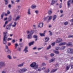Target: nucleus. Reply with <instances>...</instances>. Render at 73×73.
<instances>
[{
    "label": "nucleus",
    "instance_id": "obj_1",
    "mask_svg": "<svg viewBox=\"0 0 73 73\" xmlns=\"http://www.w3.org/2000/svg\"><path fill=\"white\" fill-rule=\"evenodd\" d=\"M31 68H34L37 72H40L41 71V68L40 67H38V64H37V63L35 62H33L31 63L30 65Z\"/></svg>",
    "mask_w": 73,
    "mask_h": 73
},
{
    "label": "nucleus",
    "instance_id": "obj_2",
    "mask_svg": "<svg viewBox=\"0 0 73 73\" xmlns=\"http://www.w3.org/2000/svg\"><path fill=\"white\" fill-rule=\"evenodd\" d=\"M3 34L4 35L3 39V44L6 45L7 44V38H8V36L7 35L8 33L7 31H6L3 33Z\"/></svg>",
    "mask_w": 73,
    "mask_h": 73
},
{
    "label": "nucleus",
    "instance_id": "obj_3",
    "mask_svg": "<svg viewBox=\"0 0 73 73\" xmlns=\"http://www.w3.org/2000/svg\"><path fill=\"white\" fill-rule=\"evenodd\" d=\"M0 69H1L2 67H5L6 66L5 62L4 61H1L0 62Z\"/></svg>",
    "mask_w": 73,
    "mask_h": 73
},
{
    "label": "nucleus",
    "instance_id": "obj_4",
    "mask_svg": "<svg viewBox=\"0 0 73 73\" xmlns=\"http://www.w3.org/2000/svg\"><path fill=\"white\" fill-rule=\"evenodd\" d=\"M12 23H11L9 25H7L6 27V29L8 30H11V26H12Z\"/></svg>",
    "mask_w": 73,
    "mask_h": 73
},
{
    "label": "nucleus",
    "instance_id": "obj_5",
    "mask_svg": "<svg viewBox=\"0 0 73 73\" xmlns=\"http://www.w3.org/2000/svg\"><path fill=\"white\" fill-rule=\"evenodd\" d=\"M26 71H27V69L23 68L20 70L19 72L20 73H24V72H25Z\"/></svg>",
    "mask_w": 73,
    "mask_h": 73
},
{
    "label": "nucleus",
    "instance_id": "obj_6",
    "mask_svg": "<svg viewBox=\"0 0 73 73\" xmlns=\"http://www.w3.org/2000/svg\"><path fill=\"white\" fill-rule=\"evenodd\" d=\"M43 25V22H40L39 23V25H38V28H42Z\"/></svg>",
    "mask_w": 73,
    "mask_h": 73
},
{
    "label": "nucleus",
    "instance_id": "obj_7",
    "mask_svg": "<svg viewBox=\"0 0 73 73\" xmlns=\"http://www.w3.org/2000/svg\"><path fill=\"white\" fill-rule=\"evenodd\" d=\"M57 2V0H52L51 2V4L52 5H54V4Z\"/></svg>",
    "mask_w": 73,
    "mask_h": 73
},
{
    "label": "nucleus",
    "instance_id": "obj_8",
    "mask_svg": "<svg viewBox=\"0 0 73 73\" xmlns=\"http://www.w3.org/2000/svg\"><path fill=\"white\" fill-rule=\"evenodd\" d=\"M67 52L68 53H72L73 50L71 48H68L67 49Z\"/></svg>",
    "mask_w": 73,
    "mask_h": 73
},
{
    "label": "nucleus",
    "instance_id": "obj_9",
    "mask_svg": "<svg viewBox=\"0 0 73 73\" xmlns=\"http://www.w3.org/2000/svg\"><path fill=\"white\" fill-rule=\"evenodd\" d=\"M62 39H61V38H59L56 40V43H60V42H62Z\"/></svg>",
    "mask_w": 73,
    "mask_h": 73
},
{
    "label": "nucleus",
    "instance_id": "obj_10",
    "mask_svg": "<svg viewBox=\"0 0 73 73\" xmlns=\"http://www.w3.org/2000/svg\"><path fill=\"white\" fill-rule=\"evenodd\" d=\"M28 46H26L25 47V48L23 50V51L25 52V53H27V52H28Z\"/></svg>",
    "mask_w": 73,
    "mask_h": 73
},
{
    "label": "nucleus",
    "instance_id": "obj_11",
    "mask_svg": "<svg viewBox=\"0 0 73 73\" xmlns=\"http://www.w3.org/2000/svg\"><path fill=\"white\" fill-rule=\"evenodd\" d=\"M52 16H47L48 18V20L47 22V23H49V20H50L52 19Z\"/></svg>",
    "mask_w": 73,
    "mask_h": 73
},
{
    "label": "nucleus",
    "instance_id": "obj_12",
    "mask_svg": "<svg viewBox=\"0 0 73 73\" xmlns=\"http://www.w3.org/2000/svg\"><path fill=\"white\" fill-rule=\"evenodd\" d=\"M36 7H37V6L35 4L32 5L31 6L32 9H35Z\"/></svg>",
    "mask_w": 73,
    "mask_h": 73
},
{
    "label": "nucleus",
    "instance_id": "obj_13",
    "mask_svg": "<svg viewBox=\"0 0 73 73\" xmlns=\"http://www.w3.org/2000/svg\"><path fill=\"white\" fill-rule=\"evenodd\" d=\"M55 60V58H52L49 60V63H51V62H53V61H54Z\"/></svg>",
    "mask_w": 73,
    "mask_h": 73
},
{
    "label": "nucleus",
    "instance_id": "obj_14",
    "mask_svg": "<svg viewBox=\"0 0 73 73\" xmlns=\"http://www.w3.org/2000/svg\"><path fill=\"white\" fill-rule=\"evenodd\" d=\"M20 16L19 15V16H17L16 17V19L15 20V21H17V20H19V19H20Z\"/></svg>",
    "mask_w": 73,
    "mask_h": 73
},
{
    "label": "nucleus",
    "instance_id": "obj_15",
    "mask_svg": "<svg viewBox=\"0 0 73 73\" xmlns=\"http://www.w3.org/2000/svg\"><path fill=\"white\" fill-rule=\"evenodd\" d=\"M70 3H71V0H68V1L67 2L68 7H70Z\"/></svg>",
    "mask_w": 73,
    "mask_h": 73
},
{
    "label": "nucleus",
    "instance_id": "obj_16",
    "mask_svg": "<svg viewBox=\"0 0 73 73\" xmlns=\"http://www.w3.org/2000/svg\"><path fill=\"white\" fill-rule=\"evenodd\" d=\"M66 44V42H63L60 44H59V46H61L62 45H65V44Z\"/></svg>",
    "mask_w": 73,
    "mask_h": 73
},
{
    "label": "nucleus",
    "instance_id": "obj_17",
    "mask_svg": "<svg viewBox=\"0 0 73 73\" xmlns=\"http://www.w3.org/2000/svg\"><path fill=\"white\" fill-rule=\"evenodd\" d=\"M27 13L28 15H31V9H28Z\"/></svg>",
    "mask_w": 73,
    "mask_h": 73
},
{
    "label": "nucleus",
    "instance_id": "obj_18",
    "mask_svg": "<svg viewBox=\"0 0 73 73\" xmlns=\"http://www.w3.org/2000/svg\"><path fill=\"white\" fill-rule=\"evenodd\" d=\"M57 18V15H55L53 16V17L52 18V20L53 21H54L56 18Z\"/></svg>",
    "mask_w": 73,
    "mask_h": 73
},
{
    "label": "nucleus",
    "instance_id": "obj_19",
    "mask_svg": "<svg viewBox=\"0 0 73 73\" xmlns=\"http://www.w3.org/2000/svg\"><path fill=\"white\" fill-rule=\"evenodd\" d=\"M23 65H24V63H22L18 65L17 66V67H21L22 66H23Z\"/></svg>",
    "mask_w": 73,
    "mask_h": 73
},
{
    "label": "nucleus",
    "instance_id": "obj_20",
    "mask_svg": "<svg viewBox=\"0 0 73 73\" xmlns=\"http://www.w3.org/2000/svg\"><path fill=\"white\" fill-rule=\"evenodd\" d=\"M31 34H29V35H28L27 38L28 39H31L32 38V36Z\"/></svg>",
    "mask_w": 73,
    "mask_h": 73
},
{
    "label": "nucleus",
    "instance_id": "obj_21",
    "mask_svg": "<svg viewBox=\"0 0 73 73\" xmlns=\"http://www.w3.org/2000/svg\"><path fill=\"white\" fill-rule=\"evenodd\" d=\"M16 25H17V23L16 22H15L14 23V25H12V27H16Z\"/></svg>",
    "mask_w": 73,
    "mask_h": 73
},
{
    "label": "nucleus",
    "instance_id": "obj_22",
    "mask_svg": "<svg viewBox=\"0 0 73 73\" xmlns=\"http://www.w3.org/2000/svg\"><path fill=\"white\" fill-rule=\"evenodd\" d=\"M53 52L54 53L56 54H59V53H60V52L58 51H56L55 50H54Z\"/></svg>",
    "mask_w": 73,
    "mask_h": 73
},
{
    "label": "nucleus",
    "instance_id": "obj_23",
    "mask_svg": "<svg viewBox=\"0 0 73 73\" xmlns=\"http://www.w3.org/2000/svg\"><path fill=\"white\" fill-rule=\"evenodd\" d=\"M58 68L56 69H53L51 71L50 73H54V72L57 71Z\"/></svg>",
    "mask_w": 73,
    "mask_h": 73
},
{
    "label": "nucleus",
    "instance_id": "obj_24",
    "mask_svg": "<svg viewBox=\"0 0 73 73\" xmlns=\"http://www.w3.org/2000/svg\"><path fill=\"white\" fill-rule=\"evenodd\" d=\"M12 20V15H11L9 16L8 18V21H10Z\"/></svg>",
    "mask_w": 73,
    "mask_h": 73
},
{
    "label": "nucleus",
    "instance_id": "obj_25",
    "mask_svg": "<svg viewBox=\"0 0 73 73\" xmlns=\"http://www.w3.org/2000/svg\"><path fill=\"white\" fill-rule=\"evenodd\" d=\"M7 57L8 58L9 60H11L12 59V57L10 55H8L7 56Z\"/></svg>",
    "mask_w": 73,
    "mask_h": 73
},
{
    "label": "nucleus",
    "instance_id": "obj_26",
    "mask_svg": "<svg viewBox=\"0 0 73 73\" xmlns=\"http://www.w3.org/2000/svg\"><path fill=\"white\" fill-rule=\"evenodd\" d=\"M4 1H5V5H8V0H4Z\"/></svg>",
    "mask_w": 73,
    "mask_h": 73
},
{
    "label": "nucleus",
    "instance_id": "obj_27",
    "mask_svg": "<svg viewBox=\"0 0 73 73\" xmlns=\"http://www.w3.org/2000/svg\"><path fill=\"white\" fill-rule=\"evenodd\" d=\"M66 45L67 46H72L73 45L71 42H69L68 44H67Z\"/></svg>",
    "mask_w": 73,
    "mask_h": 73
},
{
    "label": "nucleus",
    "instance_id": "obj_28",
    "mask_svg": "<svg viewBox=\"0 0 73 73\" xmlns=\"http://www.w3.org/2000/svg\"><path fill=\"white\" fill-rule=\"evenodd\" d=\"M44 72L46 73H49L50 72V70H49V69H48L47 70L44 71Z\"/></svg>",
    "mask_w": 73,
    "mask_h": 73
},
{
    "label": "nucleus",
    "instance_id": "obj_29",
    "mask_svg": "<svg viewBox=\"0 0 73 73\" xmlns=\"http://www.w3.org/2000/svg\"><path fill=\"white\" fill-rule=\"evenodd\" d=\"M65 46H63L61 47L60 48V50H64V49H65Z\"/></svg>",
    "mask_w": 73,
    "mask_h": 73
},
{
    "label": "nucleus",
    "instance_id": "obj_30",
    "mask_svg": "<svg viewBox=\"0 0 73 73\" xmlns=\"http://www.w3.org/2000/svg\"><path fill=\"white\" fill-rule=\"evenodd\" d=\"M34 43H35V41H33L30 43H29V46H31L32 45H33V44H34Z\"/></svg>",
    "mask_w": 73,
    "mask_h": 73
},
{
    "label": "nucleus",
    "instance_id": "obj_31",
    "mask_svg": "<svg viewBox=\"0 0 73 73\" xmlns=\"http://www.w3.org/2000/svg\"><path fill=\"white\" fill-rule=\"evenodd\" d=\"M47 39V40H46L45 41V42H48V41H49V38H48V37H46L45 38V40H46Z\"/></svg>",
    "mask_w": 73,
    "mask_h": 73
},
{
    "label": "nucleus",
    "instance_id": "obj_32",
    "mask_svg": "<svg viewBox=\"0 0 73 73\" xmlns=\"http://www.w3.org/2000/svg\"><path fill=\"white\" fill-rule=\"evenodd\" d=\"M39 34L40 36H41V37H44V36H45V35L44 34V33H40Z\"/></svg>",
    "mask_w": 73,
    "mask_h": 73
},
{
    "label": "nucleus",
    "instance_id": "obj_33",
    "mask_svg": "<svg viewBox=\"0 0 73 73\" xmlns=\"http://www.w3.org/2000/svg\"><path fill=\"white\" fill-rule=\"evenodd\" d=\"M52 13V11L50 10L48 11V13L49 15H50Z\"/></svg>",
    "mask_w": 73,
    "mask_h": 73
},
{
    "label": "nucleus",
    "instance_id": "obj_34",
    "mask_svg": "<svg viewBox=\"0 0 73 73\" xmlns=\"http://www.w3.org/2000/svg\"><path fill=\"white\" fill-rule=\"evenodd\" d=\"M15 48H17V46H19V44H17V43H15Z\"/></svg>",
    "mask_w": 73,
    "mask_h": 73
},
{
    "label": "nucleus",
    "instance_id": "obj_35",
    "mask_svg": "<svg viewBox=\"0 0 73 73\" xmlns=\"http://www.w3.org/2000/svg\"><path fill=\"white\" fill-rule=\"evenodd\" d=\"M70 67V65L67 66L66 67V70H68L69 69Z\"/></svg>",
    "mask_w": 73,
    "mask_h": 73
},
{
    "label": "nucleus",
    "instance_id": "obj_36",
    "mask_svg": "<svg viewBox=\"0 0 73 73\" xmlns=\"http://www.w3.org/2000/svg\"><path fill=\"white\" fill-rule=\"evenodd\" d=\"M4 12H3L1 15V19H3V17H4Z\"/></svg>",
    "mask_w": 73,
    "mask_h": 73
},
{
    "label": "nucleus",
    "instance_id": "obj_37",
    "mask_svg": "<svg viewBox=\"0 0 73 73\" xmlns=\"http://www.w3.org/2000/svg\"><path fill=\"white\" fill-rule=\"evenodd\" d=\"M38 37V36H37V35H35L33 36V38H36Z\"/></svg>",
    "mask_w": 73,
    "mask_h": 73
},
{
    "label": "nucleus",
    "instance_id": "obj_38",
    "mask_svg": "<svg viewBox=\"0 0 73 73\" xmlns=\"http://www.w3.org/2000/svg\"><path fill=\"white\" fill-rule=\"evenodd\" d=\"M48 19V16H47L46 17H44L43 19L44 21H46V20H47Z\"/></svg>",
    "mask_w": 73,
    "mask_h": 73
},
{
    "label": "nucleus",
    "instance_id": "obj_39",
    "mask_svg": "<svg viewBox=\"0 0 73 73\" xmlns=\"http://www.w3.org/2000/svg\"><path fill=\"white\" fill-rule=\"evenodd\" d=\"M19 45L21 47H23V43H19Z\"/></svg>",
    "mask_w": 73,
    "mask_h": 73
},
{
    "label": "nucleus",
    "instance_id": "obj_40",
    "mask_svg": "<svg viewBox=\"0 0 73 73\" xmlns=\"http://www.w3.org/2000/svg\"><path fill=\"white\" fill-rule=\"evenodd\" d=\"M33 33H34V31L32 30L31 31L30 34H31V35H32Z\"/></svg>",
    "mask_w": 73,
    "mask_h": 73
},
{
    "label": "nucleus",
    "instance_id": "obj_41",
    "mask_svg": "<svg viewBox=\"0 0 73 73\" xmlns=\"http://www.w3.org/2000/svg\"><path fill=\"white\" fill-rule=\"evenodd\" d=\"M50 56L51 57H53V56H54V54L53 53H51L50 54Z\"/></svg>",
    "mask_w": 73,
    "mask_h": 73
},
{
    "label": "nucleus",
    "instance_id": "obj_42",
    "mask_svg": "<svg viewBox=\"0 0 73 73\" xmlns=\"http://www.w3.org/2000/svg\"><path fill=\"white\" fill-rule=\"evenodd\" d=\"M64 24L65 25H67L68 24V22H64Z\"/></svg>",
    "mask_w": 73,
    "mask_h": 73
},
{
    "label": "nucleus",
    "instance_id": "obj_43",
    "mask_svg": "<svg viewBox=\"0 0 73 73\" xmlns=\"http://www.w3.org/2000/svg\"><path fill=\"white\" fill-rule=\"evenodd\" d=\"M35 12L36 15H37L38 13V10H35Z\"/></svg>",
    "mask_w": 73,
    "mask_h": 73
},
{
    "label": "nucleus",
    "instance_id": "obj_44",
    "mask_svg": "<svg viewBox=\"0 0 73 73\" xmlns=\"http://www.w3.org/2000/svg\"><path fill=\"white\" fill-rule=\"evenodd\" d=\"M18 50L19 51V52H21V48L20 47H18Z\"/></svg>",
    "mask_w": 73,
    "mask_h": 73
},
{
    "label": "nucleus",
    "instance_id": "obj_45",
    "mask_svg": "<svg viewBox=\"0 0 73 73\" xmlns=\"http://www.w3.org/2000/svg\"><path fill=\"white\" fill-rule=\"evenodd\" d=\"M50 48H51V46H50V45H49V46L46 49L47 50L49 49H50Z\"/></svg>",
    "mask_w": 73,
    "mask_h": 73
},
{
    "label": "nucleus",
    "instance_id": "obj_46",
    "mask_svg": "<svg viewBox=\"0 0 73 73\" xmlns=\"http://www.w3.org/2000/svg\"><path fill=\"white\" fill-rule=\"evenodd\" d=\"M11 13V12L9 10H7V14H8V15H9Z\"/></svg>",
    "mask_w": 73,
    "mask_h": 73
},
{
    "label": "nucleus",
    "instance_id": "obj_47",
    "mask_svg": "<svg viewBox=\"0 0 73 73\" xmlns=\"http://www.w3.org/2000/svg\"><path fill=\"white\" fill-rule=\"evenodd\" d=\"M56 50H58L59 49H60V47H56L55 48Z\"/></svg>",
    "mask_w": 73,
    "mask_h": 73
},
{
    "label": "nucleus",
    "instance_id": "obj_48",
    "mask_svg": "<svg viewBox=\"0 0 73 73\" xmlns=\"http://www.w3.org/2000/svg\"><path fill=\"white\" fill-rule=\"evenodd\" d=\"M42 48H43V47H41V48H38V50H40L42 49Z\"/></svg>",
    "mask_w": 73,
    "mask_h": 73
},
{
    "label": "nucleus",
    "instance_id": "obj_49",
    "mask_svg": "<svg viewBox=\"0 0 73 73\" xmlns=\"http://www.w3.org/2000/svg\"><path fill=\"white\" fill-rule=\"evenodd\" d=\"M33 50H36L37 49V47L36 46L35 47L33 48Z\"/></svg>",
    "mask_w": 73,
    "mask_h": 73
},
{
    "label": "nucleus",
    "instance_id": "obj_50",
    "mask_svg": "<svg viewBox=\"0 0 73 73\" xmlns=\"http://www.w3.org/2000/svg\"><path fill=\"white\" fill-rule=\"evenodd\" d=\"M7 52V53L8 54H9L11 53V51L9 50Z\"/></svg>",
    "mask_w": 73,
    "mask_h": 73
},
{
    "label": "nucleus",
    "instance_id": "obj_51",
    "mask_svg": "<svg viewBox=\"0 0 73 73\" xmlns=\"http://www.w3.org/2000/svg\"><path fill=\"white\" fill-rule=\"evenodd\" d=\"M11 3L12 4H13V5H14V4H15V3L13 1H11Z\"/></svg>",
    "mask_w": 73,
    "mask_h": 73
},
{
    "label": "nucleus",
    "instance_id": "obj_52",
    "mask_svg": "<svg viewBox=\"0 0 73 73\" xmlns=\"http://www.w3.org/2000/svg\"><path fill=\"white\" fill-rule=\"evenodd\" d=\"M11 42H12V43H15V39H14L12 40Z\"/></svg>",
    "mask_w": 73,
    "mask_h": 73
},
{
    "label": "nucleus",
    "instance_id": "obj_53",
    "mask_svg": "<svg viewBox=\"0 0 73 73\" xmlns=\"http://www.w3.org/2000/svg\"><path fill=\"white\" fill-rule=\"evenodd\" d=\"M9 49H5V51L6 52H8V51L9 50Z\"/></svg>",
    "mask_w": 73,
    "mask_h": 73
},
{
    "label": "nucleus",
    "instance_id": "obj_54",
    "mask_svg": "<svg viewBox=\"0 0 73 73\" xmlns=\"http://www.w3.org/2000/svg\"><path fill=\"white\" fill-rule=\"evenodd\" d=\"M45 58L46 60H48V57L47 56H45Z\"/></svg>",
    "mask_w": 73,
    "mask_h": 73
},
{
    "label": "nucleus",
    "instance_id": "obj_55",
    "mask_svg": "<svg viewBox=\"0 0 73 73\" xmlns=\"http://www.w3.org/2000/svg\"><path fill=\"white\" fill-rule=\"evenodd\" d=\"M42 66H45V65H46V64H45V63H43L42 64Z\"/></svg>",
    "mask_w": 73,
    "mask_h": 73
},
{
    "label": "nucleus",
    "instance_id": "obj_56",
    "mask_svg": "<svg viewBox=\"0 0 73 73\" xmlns=\"http://www.w3.org/2000/svg\"><path fill=\"white\" fill-rule=\"evenodd\" d=\"M20 0H17L15 1V2H17V3H19L20 2Z\"/></svg>",
    "mask_w": 73,
    "mask_h": 73
},
{
    "label": "nucleus",
    "instance_id": "obj_57",
    "mask_svg": "<svg viewBox=\"0 0 73 73\" xmlns=\"http://www.w3.org/2000/svg\"><path fill=\"white\" fill-rule=\"evenodd\" d=\"M12 40V38H9L7 40V41H9V40Z\"/></svg>",
    "mask_w": 73,
    "mask_h": 73
},
{
    "label": "nucleus",
    "instance_id": "obj_58",
    "mask_svg": "<svg viewBox=\"0 0 73 73\" xmlns=\"http://www.w3.org/2000/svg\"><path fill=\"white\" fill-rule=\"evenodd\" d=\"M13 58L14 59H16L17 58V56H13Z\"/></svg>",
    "mask_w": 73,
    "mask_h": 73
},
{
    "label": "nucleus",
    "instance_id": "obj_59",
    "mask_svg": "<svg viewBox=\"0 0 73 73\" xmlns=\"http://www.w3.org/2000/svg\"><path fill=\"white\" fill-rule=\"evenodd\" d=\"M7 19H8V18L6 17L3 20L4 21H5V20H7Z\"/></svg>",
    "mask_w": 73,
    "mask_h": 73
},
{
    "label": "nucleus",
    "instance_id": "obj_60",
    "mask_svg": "<svg viewBox=\"0 0 73 73\" xmlns=\"http://www.w3.org/2000/svg\"><path fill=\"white\" fill-rule=\"evenodd\" d=\"M5 48H6V49H8V46L6 44H5Z\"/></svg>",
    "mask_w": 73,
    "mask_h": 73
},
{
    "label": "nucleus",
    "instance_id": "obj_61",
    "mask_svg": "<svg viewBox=\"0 0 73 73\" xmlns=\"http://www.w3.org/2000/svg\"><path fill=\"white\" fill-rule=\"evenodd\" d=\"M8 6L9 8H11V5H10V4Z\"/></svg>",
    "mask_w": 73,
    "mask_h": 73
},
{
    "label": "nucleus",
    "instance_id": "obj_62",
    "mask_svg": "<svg viewBox=\"0 0 73 73\" xmlns=\"http://www.w3.org/2000/svg\"><path fill=\"white\" fill-rule=\"evenodd\" d=\"M22 41H23V39L20 38L19 39V42H22Z\"/></svg>",
    "mask_w": 73,
    "mask_h": 73
},
{
    "label": "nucleus",
    "instance_id": "obj_63",
    "mask_svg": "<svg viewBox=\"0 0 73 73\" xmlns=\"http://www.w3.org/2000/svg\"><path fill=\"white\" fill-rule=\"evenodd\" d=\"M1 73H6V72H5V71L3 70L2 71Z\"/></svg>",
    "mask_w": 73,
    "mask_h": 73
},
{
    "label": "nucleus",
    "instance_id": "obj_64",
    "mask_svg": "<svg viewBox=\"0 0 73 73\" xmlns=\"http://www.w3.org/2000/svg\"><path fill=\"white\" fill-rule=\"evenodd\" d=\"M45 68H46L45 67H43L42 68V69H41V70H44V69H45Z\"/></svg>",
    "mask_w": 73,
    "mask_h": 73
}]
</instances>
